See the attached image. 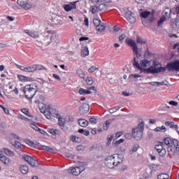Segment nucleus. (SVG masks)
Listing matches in <instances>:
<instances>
[{
	"instance_id": "18",
	"label": "nucleus",
	"mask_w": 179,
	"mask_h": 179,
	"mask_svg": "<svg viewBox=\"0 0 179 179\" xmlns=\"http://www.w3.org/2000/svg\"><path fill=\"white\" fill-rule=\"evenodd\" d=\"M45 32L48 34V35H46V40H48L46 43V45H48L50 43H51V41L52 40V37H53L52 33H54V31L46 29Z\"/></svg>"
},
{
	"instance_id": "41",
	"label": "nucleus",
	"mask_w": 179,
	"mask_h": 179,
	"mask_svg": "<svg viewBox=\"0 0 179 179\" xmlns=\"http://www.w3.org/2000/svg\"><path fill=\"white\" fill-rule=\"evenodd\" d=\"M169 176L167 173H162L158 175L157 179H169Z\"/></svg>"
},
{
	"instance_id": "56",
	"label": "nucleus",
	"mask_w": 179,
	"mask_h": 179,
	"mask_svg": "<svg viewBox=\"0 0 179 179\" xmlns=\"http://www.w3.org/2000/svg\"><path fill=\"white\" fill-rule=\"evenodd\" d=\"M103 0H91L92 3L94 5H99V3H101Z\"/></svg>"
},
{
	"instance_id": "45",
	"label": "nucleus",
	"mask_w": 179,
	"mask_h": 179,
	"mask_svg": "<svg viewBox=\"0 0 179 179\" xmlns=\"http://www.w3.org/2000/svg\"><path fill=\"white\" fill-rule=\"evenodd\" d=\"M164 22H166V17H162L157 22L158 27H160Z\"/></svg>"
},
{
	"instance_id": "25",
	"label": "nucleus",
	"mask_w": 179,
	"mask_h": 179,
	"mask_svg": "<svg viewBox=\"0 0 179 179\" xmlns=\"http://www.w3.org/2000/svg\"><path fill=\"white\" fill-rule=\"evenodd\" d=\"M50 23L52 26H57V24H61V20H59V17H55L51 20Z\"/></svg>"
},
{
	"instance_id": "14",
	"label": "nucleus",
	"mask_w": 179,
	"mask_h": 179,
	"mask_svg": "<svg viewBox=\"0 0 179 179\" xmlns=\"http://www.w3.org/2000/svg\"><path fill=\"white\" fill-rule=\"evenodd\" d=\"M0 160L6 164V166H10V159L6 157V156L3 155L2 153V150H0Z\"/></svg>"
},
{
	"instance_id": "10",
	"label": "nucleus",
	"mask_w": 179,
	"mask_h": 179,
	"mask_svg": "<svg viewBox=\"0 0 179 179\" xmlns=\"http://www.w3.org/2000/svg\"><path fill=\"white\" fill-rule=\"evenodd\" d=\"M83 171V169H80V167L77 166V167H71L69 169H68V173L69 174H72L73 176H79L80 173Z\"/></svg>"
},
{
	"instance_id": "11",
	"label": "nucleus",
	"mask_w": 179,
	"mask_h": 179,
	"mask_svg": "<svg viewBox=\"0 0 179 179\" xmlns=\"http://www.w3.org/2000/svg\"><path fill=\"white\" fill-rule=\"evenodd\" d=\"M17 3L23 9L27 10L31 8V6L29 3L28 0H17Z\"/></svg>"
},
{
	"instance_id": "31",
	"label": "nucleus",
	"mask_w": 179,
	"mask_h": 179,
	"mask_svg": "<svg viewBox=\"0 0 179 179\" xmlns=\"http://www.w3.org/2000/svg\"><path fill=\"white\" fill-rule=\"evenodd\" d=\"M13 145L15 149H23V145L19 141H15Z\"/></svg>"
},
{
	"instance_id": "4",
	"label": "nucleus",
	"mask_w": 179,
	"mask_h": 179,
	"mask_svg": "<svg viewBox=\"0 0 179 179\" xmlns=\"http://www.w3.org/2000/svg\"><path fill=\"white\" fill-rule=\"evenodd\" d=\"M145 129V122L143 121L133 129V136L136 141H139L143 136V131Z\"/></svg>"
},
{
	"instance_id": "58",
	"label": "nucleus",
	"mask_w": 179,
	"mask_h": 179,
	"mask_svg": "<svg viewBox=\"0 0 179 179\" xmlns=\"http://www.w3.org/2000/svg\"><path fill=\"white\" fill-rule=\"evenodd\" d=\"M169 104H170L171 106H178V103L176 102V101H171L169 102Z\"/></svg>"
},
{
	"instance_id": "64",
	"label": "nucleus",
	"mask_w": 179,
	"mask_h": 179,
	"mask_svg": "<svg viewBox=\"0 0 179 179\" xmlns=\"http://www.w3.org/2000/svg\"><path fill=\"white\" fill-rule=\"evenodd\" d=\"M52 76L56 80H61V77L58 74H53Z\"/></svg>"
},
{
	"instance_id": "8",
	"label": "nucleus",
	"mask_w": 179,
	"mask_h": 179,
	"mask_svg": "<svg viewBox=\"0 0 179 179\" xmlns=\"http://www.w3.org/2000/svg\"><path fill=\"white\" fill-rule=\"evenodd\" d=\"M24 160L29 163L31 167H38V162L29 155H24Z\"/></svg>"
},
{
	"instance_id": "38",
	"label": "nucleus",
	"mask_w": 179,
	"mask_h": 179,
	"mask_svg": "<svg viewBox=\"0 0 179 179\" xmlns=\"http://www.w3.org/2000/svg\"><path fill=\"white\" fill-rule=\"evenodd\" d=\"M94 26H95L96 29L99 27L101 24V20L99 19H94L93 20Z\"/></svg>"
},
{
	"instance_id": "61",
	"label": "nucleus",
	"mask_w": 179,
	"mask_h": 179,
	"mask_svg": "<svg viewBox=\"0 0 179 179\" xmlns=\"http://www.w3.org/2000/svg\"><path fill=\"white\" fill-rule=\"evenodd\" d=\"M172 129H175V131H176L177 134H179L178 124H173V126L172 127Z\"/></svg>"
},
{
	"instance_id": "50",
	"label": "nucleus",
	"mask_w": 179,
	"mask_h": 179,
	"mask_svg": "<svg viewBox=\"0 0 179 179\" xmlns=\"http://www.w3.org/2000/svg\"><path fill=\"white\" fill-rule=\"evenodd\" d=\"M110 124H111V122L110 120H106L105 122V125L103 127V129H105V131H107L108 129V127H110Z\"/></svg>"
},
{
	"instance_id": "54",
	"label": "nucleus",
	"mask_w": 179,
	"mask_h": 179,
	"mask_svg": "<svg viewBox=\"0 0 179 179\" xmlns=\"http://www.w3.org/2000/svg\"><path fill=\"white\" fill-rule=\"evenodd\" d=\"M165 125L170 127V128H173V127L174 125V122H165Z\"/></svg>"
},
{
	"instance_id": "37",
	"label": "nucleus",
	"mask_w": 179,
	"mask_h": 179,
	"mask_svg": "<svg viewBox=\"0 0 179 179\" xmlns=\"http://www.w3.org/2000/svg\"><path fill=\"white\" fill-rule=\"evenodd\" d=\"M143 56L144 58H150V57H152V52H150V51L149 50V48H147Z\"/></svg>"
},
{
	"instance_id": "59",
	"label": "nucleus",
	"mask_w": 179,
	"mask_h": 179,
	"mask_svg": "<svg viewBox=\"0 0 179 179\" xmlns=\"http://www.w3.org/2000/svg\"><path fill=\"white\" fill-rule=\"evenodd\" d=\"M84 24H85V26H87V27H88V26H89V18H87V17H85Z\"/></svg>"
},
{
	"instance_id": "51",
	"label": "nucleus",
	"mask_w": 179,
	"mask_h": 179,
	"mask_svg": "<svg viewBox=\"0 0 179 179\" xmlns=\"http://www.w3.org/2000/svg\"><path fill=\"white\" fill-rule=\"evenodd\" d=\"M71 141H72V142L78 143L79 142V137H77L76 136H72L71 138Z\"/></svg>"
},
{
	"instance_id": "19",
	"label": "nucleus",
	"mask_w": 179,
	"mask_h": 179,
	"mask_svg": "<svg viewBox=\"0 0 179 179\" xmlns=\"http://www.w3.org/2000/svg\"><path fill=\"white\" fill-rule=\"evenodd\" d=\"M78 125L80 127H83V128H86L87 125H89V121L85 120V119H79L78 120Z\"/></svg>"
},
{
	"instance_id": "29",
	"label": "nucleus",
	"mask_w": 179,
	"mask_h": 179,
	"mask_svg": "<svg viewBox=\"0 0 179 179\" xmlns=\"http://www.w3.org/2000/svg\"><path fill=\"white\" fill-rule=\"evenodd\" d=\"M48 133L51 134L53 138H55V136H57V134H58V130L52 128L48 129Z\"/></svg>"
},
{
	"instance_id": "2",
	"label": "nucleus",
	"mask_w": 179,
	"mask_h": 179,
	"mask_svg": "<svg viewBox=\"0 0 179 179\" xmlns=\"http://www.w3.org/2000/svg\"><path fill=\"white\" fill-rule=\"evenodd\" d=\"M167 68L162 66L160 62L153 60L152 66L144 70L145 73H152L153 75L160 73L161 72H166Z\"/></svg>"
},
{
	"instance_id": "53",
	"label": "nucleus",
	"mask_w": 179,
	"mask_h": 179,
	"mask_svg": "<svg viewBox=\"0 0 179 179\" xmlns=\"http://www.w3.org/2000/svg\"><path fill=\"white\" fill-rule=\"evenodd\" d=\"M30 127H31V128L34 129V131H38L40 129V128H38V127H37V125H36V124H34V123H31L30 124Z\"/></svg>"
},
{
	"instance_id": "34",
	"label": "nucleus",
	"mask_w": 179,
	"mask_h": 179,
	"mask_svg": "<svg viewBox=\"0 0 179 179\" xmlns=\"http://www.w3.org/2000/svg\"><path fill=\"white\" fill-rule=\"evenodd\" d=\"M41 148L43 149V150H46L47 152H50V153H54V149L50 148L49 146L41 145Z\"/></svg>"
},
{
	"instance_id": "48",
	"label": "nucleus",
	"mask_w": 179,
	"mask_h": 179,
	"mask_svg": "<svg viewBox=\"0 0 179 179\" xmlns=\"http://www.w3.org/2000/svg\"><path fill=\"white\" fill-rule=\"evenodd\" d=\"M96 29L98 31H104V30H106V27L101 24L100 26L97 27Z\"/></svg>"
},
{
	"instance_id": "46",
	"label": "nucleus",
	"mask_w": 179,
	"mask_h": 179,
	"mask_svg": "<svg viewBox=\"0 0 179 179\" xmlns=\"http://www.w3.org/2000/svg\"><path fill=\"white\" fill-rule=\"evenodd\" d=\"M97 69H99V68L94 66H91L89 69H88V72L90 73H93V72H96V71H97Z\"/></svg>"
},
{
	"instance_id": "16",
	"label": "nucleus",
	"mask_w": 179,
	"mask_h": 179,
	"mask_svg": "<svg viewBox=\"0 0 179 179\" xmlns=\"http://www.w3.org/2000/svg\"><path fill=\"white\" fill-rule=\"evenodd\" d=\"M58 118V125L61 127V129L62 131H66V127H65V119L64 117L59 116Z\"/></svg>"
},
{
	"instance_id": "9",
	"label": "nucleus",
	"mask_w": 179,
	"mask_h": 179,
	"mask_svg": "<svg viewBox=\"0 0 179 179\" xmlns=\"http://www.w3.org/2000/svg\"><path fill=\"white\" fill-rule=\"evenodd\" d=\"M77 1L70 2L69 4H64L63 6V8L66 12H71V10H73V9H76V3Z\"/></svg>"
},
{
	"instance_id": "6",
	"label": "nucleus",
	"mask_w": 179,
	"mask_h": 179,
	"mask_svg": "<svg viewBox=\"0 0 179 179\" xmlns=\"http://www.w3.org/2000/svg\"><path fill=\"white\" fill-rule=\"evenodd\" d=\"M166 69L170 72H171L173 71H176L177 72H178L179 71V61L175 60L173 62L168 63L166 64Z\"/></svg>"
},
{
	"instance_id": "5",
	"label": "nucleus",
	"mask_w": 179,
	"mask_h": 179,
	"mask_svg": "<svg viewBox=\"0 0 179 179\" xmlns=\"http://www.w3.org/2000/svg\"><path fill=\"white\" fill-rule=\"evenodd\" d=\"M24 94L25 95L26 99L28 100H31L32 98L36 96V93H37V90L31 85H26L23 89Z\"/></svg>"
},
{
	"instance_id": "7",
	"label": "nucleus",
	"mask_w": 179,
	"mask_h": 179,
	"mask_svg": "<svg viewBox=\"0 0 179 179\" xmlns=\"http://www.w3.org/2000/svg\"><path fill=\"white\" fill-rule=\"evenodd\" d=\"M155 150L157 152H158V154L159 156L163 157L164 156H166V148H164V145H163V143L159 142L158 144L155 145Z\"/></svg>"
},
{
	"instance_id": "22",
	"label": "nucleus",
	"mask_w": 179,
	"mask_h": 179,
	"mask_svg": "<svg viewBox=\"0 0 179 179\" xmlns=\"http://www.w3.org/2000/svg\"><path fill=\"white\" fill-rule=\"evenodd\" d=\"M164 143L166 145V148L169 146H171L172 145H174V141H171V138L166 137L164 140Z\"/></svg>"
},
{
	"instance_id": "30",
	"label": "nucleus",
	"mask_w": 179,
	"mask_h": 179,
	"mask_svg": "<svg viewBox=\"0 0 179 179\" xmlns=\"http://www.w3.org/2000/svg\"><path fill=\"white\" fill-rule=\"evenodd\" d=\"M21 113H22V114H24V115H27V117H31V115H30V112L29 111V110L27 108H21L20 110Z\"/></svg>"
},
{
	"instance_id": "47",
	"label": "nucleus",
	"mask_w": 179,
	"mask_h": 179,
	"mask_svg": "<svg viewBox=\"0 0 179 179\" xmlns=\"http://www.w3.org/2000/svg\"><path fill=\"white\" fill-rule=\"evenodd\" d=\"M86 83L87 85H93V78L92 77H87L86 78Z\"/></svg>"
},
{
	"instance_id": "55",
	"label": "nucleus",
	"mask_w": 179,
	"mask_h": 179,
	"mask_svg": "<svg viewBox=\"0 0 179 179\" xmlns=\"http://www.w3.org/2000/svg\"><path fill=\"white\" fill-rule=\"evenodd\" d=\"M1 108H2L3 111H4L5 114H9V109L3 107L2 105H0Z\"/></svg>"
},
{
	"instance_id": "60",
	"label": "nucleus",
	"mask_w": 179,
	"mask_h": 179,
	"mask_svg": "<svg viewBox=\"0 0 179 179\" xmlns=\"http://www.w3.org/2000/svg\"><path fill=\"white\" fill-rule=\"evenodd\" d=\"M174 15H178L179 14V4L177 6V7L175 8V10L173 13Z\"/></svg>"
},
{
	"instance_id": "52",
	"label": "nucleus",
	"mask_w": 179,
	"mask_h": 179,
	"mask_svg": "<svg viewBox=\"0 0 179 179\" xmlns=\"http://www.w3.org/2000/svg\"><path fill=\"white\" fill-rule=\"evenodd\" d=\"M90 123L92 124H97V119L94 117H91L90 118Z\"/></svg>"
},
{
	"instance_id": "1",
	"label": "nucleus",
	"mask_w": 179,
	"mask_h": 179,
	"mask_svg": "<svg viewBox=\"0 0 179 179\" xmlns=\"http://www.w3.org/2000/svg\"><path fill=\"white\" fill-rule=\"evenodd\" d=\"M126 43L127 45H129V47H131L133 50V52L136 55V57L134 58L133 61V65L138 69V71H141V72H143V68H148V66H150L152 64V61L148 60V59H142L140 63L138 60V57L139 56V50L138 48V45L136 44V42L135 40L132 38H128L126 39Z\"/></svg>"
},
{
	"instance_id": "15",
	"label": "nucleus",
	"mask_w": 179,
	"mask_h": 179,
	"mask_svg": "<svg viewBox=\"0 0 179 179\" xmlns=\"http://www.w3.org/2000/svg\"><path fill=\"white\" fill-rule=\"evenodd\" d=\"M48 111H50V114L52 115V117H55L56 118H58V117L60 116L59 112L57 110V109L51 107V105H50V107H48Z\"/></svg>"
},
{
	"instance_id": "26",
	"label": "nucleus",
	"mask_w": 179,
	"mask_h": 179,
	"mask_svg": "<svg viewBox=\"0 0 179 179\" xmlns=\"http://www.w3.org/2000/svg\"><path fill=\"white\" fill-rule=\"evenodd\" d=\"M154 131L155 132H166L167 131V129L166 128V127L164 126H162V127H156Z\"/></svg>"
},
{
	"instance_id": "62",
	"label": "nucleus",
	"mask_w": 179,
	"mask_h": 179,
	"mask_svg": "<svg viewBox=\"0 0 179 179\" xmlns=\"http://www.w3.org/2000/svg\"><path fill=\"white\" fill-rule=\"evenodd\" d=\"M124 40H125V34H122L120 37H119V41L122 43V41H124Z\"/></svg>"
},
{
	"instance_id": "63",
	"label": "nucleus",
	"mask_w": 179,
	"mask_h": 179,
	"mask_svg": "<svg viewBox=\"0 0 179 179\" xmlns=\"http://www.w3.org/2000/svg\"><path fill=\"white\" fill-rule=\"evenodd\" d=\"M17 68H18V69H20V71H23L24 72V66H20L19 64H16Z\"/></svg>"
},
{
	"instance_id": "42",
	"label": "nucleus",
	"mask_w": 179,
	"mask_h": 179,
	"mask_svg": "<svg viewBox=\"0 0 179 179\" xmlns=\"http://www.w3.org/2000/svg\"><path fill=\"white\" fill-rule=\"evenodd\" d=\"M91 12L93 15L99 12V7L96 6H91Z\"/></svg>"
},
{
	"instance_id": "12",
	"label": "nucleus",
	"mask_w": 179,
	"mask_h": 179,
	"mask_svg": "<svg viewBox=\"0 0 179 179\" xmlns=\"http://www.w3.org/2000/svg\"><path fill=\"white\" fill-rule=\"evenodd\" d=\"M43 68H44V66L33 64L31 66L25 67L24 72H34V71H36V69H43Z\"/></svg>"
},
{
	"instance_id": "21",
	"label": "nucleus",
	"mask_w": 179,
	"mask_h": 179,
	"mask_svg": "<svg viewBox=\"0 0 179 179\" xmlns=\"http://www.w3.org/2000/svg\"><path fill=\"white\" fill-rule=\"evenodd\" d=\"M20 171L22 174H27V173H29V166L26 165H20Z\"/></svg>"
},
{
	"instance_id": "36",
	"label": "nucleus",
	"mask_w": 179,
	"mask_h": 179,
	"mask_svg": "<svg viewBox=\"0 0 179 179\" xmlns=\"http://www.w3.org/2000/svg\"><path fill=\"white\" fill-rule=\"evenodd\" d=\"M77 75L80 76V78H82V79H85V72L82 71V69H78L76 71Z\"/></svg>"
},
{
	"instance_id": "57",
	"label": "nucleus",
	"mask_w": 179,
	"mask_h": 179,
	"mask_svg": "<svg viewBox=\"0 0 179 179\" xmlns=\"http://www.w3.org/2000/svg\"><path fill=\"white\" fill-rule=\"evenodd\" d=\"M27 143L29 145V146H31V148H34V143L30 140H27Z\"/></svg>"
},
{
	"instance_id": "40",
	"label": "nucleus",
	"mask_w": 179,
	"mask_h": 179,
	"mask_svg": "<svg viewBox=\"0 0 179 179\" xmlns=\"http://www.w3.org/2000/svg\"><path fill=\"white\" fill-rule=\"evenodd\" d=\"M50 105L48 106H43L41 108H40V111L42 114H44L46 111H48V107H50Z\"/></svg>"
},
{
	"instance_id": "3",
	"label": "nucleus",
	"mask_w": 179,
	"mask_h": 179,
	"mask_svg": "<svg viewBox=\"0 0 179 179\" xmlns=\"http://www.w3.org/2000/svg\"><path fill=\"white\" fill-rule=\"evenodd\" d=\"M121 162H122V160L120 159L117 155H113L112 156H108L105 159V165L108 169H114L115 166H118V164H120Z\"/></svg>"
},
{
	"instance_id": "44",
	"label": "nucleus",
	"mask_w": 179,
	"mask_h": 179,
	"mask_svg": "<svg viewBox=\"0 0 179 179\" xmlns=\"http://www.w3.org/2000/svg\"><path fill=\"white\" fill-rule=\"evenodd\" d=\"M17 117L20 118V120H22V121H30V119L26 117L24 115L22 114H18Z\"/></svg>"
},
{
	"instance_id": "27",
	"label": "nucleus",
	"mask_w": 179,
	"mask_h": 179,
	"mask_svg": "<svg viewBox=\"0 0 179 179\" xmlns=\"http://www.w3.org/2000/svg\"><path fill=\"white\" fill-rule=\"evenodd\" d=\"M139 144H135L131 150H129V154L132 155L133 153H135V152H138L139 150Z\"/></svg>"
},
{
	"instance_id": "17",
	"label": "nucleus",
	"mask_w": 179,
	"mask_h": 179,
	"mask_svg": "<svg viewBox=\"0 0 179 179\" xmlns=\"http://www.w3.org/2000/svg\"><path fill=\"white\" fill-rule=\"evenodd\" d=\"M24 32L29 36V37H32V38H38V34L36 31L24 30Z\"/></svg>"
},
{
	"instance_id": "20",
	"label": "nucleus",
	"mask_w": 179,
	"mask_h": 179,
	"mask_svg": "<svg viewBox=\"0 0 179 179\" xmlns=\"http://www.w3.org/2000/svg\"><path fill=\"white\" fill-rule=\"evenodd\" d=\"M3 150L5 155H6V156H8L9 157H15V156H16V155L13 151L8 148H3Z\"/></svg>"
},
{
	"instance_id": "13",
	"label": "nucleus",
	"mask_w": 179,
	"mask_h": 179,
	"mask_svg": "<svg viewBox=\"0 0 179 179\" xmlns=\"http://www.w3.org/2000/svg\"><path fill=\"white\" fill-rule=\"evenodd\" d=\"M124 16L125 19H127V22H129V23H135V18L134 15H132V12L127 10L124 14Z\"/></svg>"
},
{
	"instance_id": "49",
	"label": "nucleus",
	"mask_w": 179,
	"mask_h": 179,
	"mask_svg": "<svg viewBox=\"0 0 179 179\" xmlns=\"http://www.w3.org/2000/svg\"><path fill=\"white\" fill-rule=\"evenodd\" d=\"M129 78H130V79H138V78H141V75H139V74H130L129 76Z\"/></svg>"
},
{
	"instance_id": "24",
	"label": "nucleus",
	"mask_w": 179,
	"mask_h": 179,
	"mask_svg": "<svg viewBox=\"0 0 179 179\" xmlns=\"http://www.w3.org/2000/svg\"><path fill=\"white\" fill-rule=\"evenodd\" d=\"M136 43H137V44H141V45H143L144 44H146V43H148V41H146L145 38H143L138 36L136 38Z\"/></svg>"
},
{
	"instance_id": "39",
	"label": "nucleus",
	"mask_w": 179,
	"mask_h": 179,
	"mask_svg": "<svg viewBox=\"0 0 179 179\" xmlns=\"http://www.w3.org/2000/svg\"><path fill=\"white\" fill-rule=\"evenodd\" d=\"M121 108L120 106H115L109 110L110 114H114V113H117Z\"/></svg>"
},
{
	"instance_id": "32",
	"label": "nucleus",
	"mask_w": 179,
	"mask_h": 179,
	"mask_svg": "<svg viewBox=\"0 0 179 179\" xmlns=\"http://www.w3.org/2000/svg\"><path fill=\"white\" fill-rule=\"evenodd\" d=\"M78 93H80V94H91L92 91H89L83 88H80L78 91Z\"/></svg>"
},
{
	"instance_id": "23",
	"label": "nucleus",
	"mask_w": 179,
	"mask_h": 179,
	"mask_svg": "<svg viewBox=\"0 0 179 179\" xmlns=\"http://www.w3.org/2000/svg\"><path fill=\"white\" fill-rule=\"evenodd\" d=\"M81 55L83 57H87L89 55V48L87 46H83L81 48Z\"/></svg>"
},
{
	"instance_id": "35",
	"label": "nucleus",
	"mask_w": 179,
	"mask_h": 179,
	"mask_svg": "<svg viewBox=\"0 0 179 179\" xmlns=\"http://www.w3.org/2000/svg\"><path fill=\"white\" fill-rule=\"evenodd\" d=\"M18 80L20 82H27L29 80V78L26 76H18Z\"/></svg>"
},
{
	"instance_id": "28",
	"label": "nucleus",
	"mask_w": 179,
	"mask_h": 179,
	"mask_svg": "<svg viewBox=\"0 0 179 179\" xmlns=\"http://www.w3.org/2000/svg\"><path fill=\"white\" fill-rule=\"evenodd\" d=\"M108 8V6L106 3H101L99 6L98 9L99 10L103 11V10H107Z\"/></svg>"
},
{
	"instance_id": "43",
	"label": "nucleus",
	"mask_w": 179,
	"mask_h": 179,
	"mask_svg": "<svg viewBox=\"0 0 179 179\" xmlns=\"http://www.w3.org/2000/svg\"><path fill=\"white\" fill-rule=\"evenodd\" d=\"M43 115H45V118H47L48 120H51V117H52V115H51L50 110H46L45 113H43Z\"/></svg>"
},
{
	"instance_id": "33",
	"label": "nucleus",
	"mask_w": 179,
	"mask_h": 179,
	"mask_svg": "<svg viewBox=\"0 0 179 179\" xmlns=\"http://www.w3.org/2000/svg\"><path fill=\"white\" fill-rule=\"evenodd\" d=\"M150 11H143L141 13V16L143 19H147V17H149V16L150 15Z\"/></svg>"
}]
</instances>
